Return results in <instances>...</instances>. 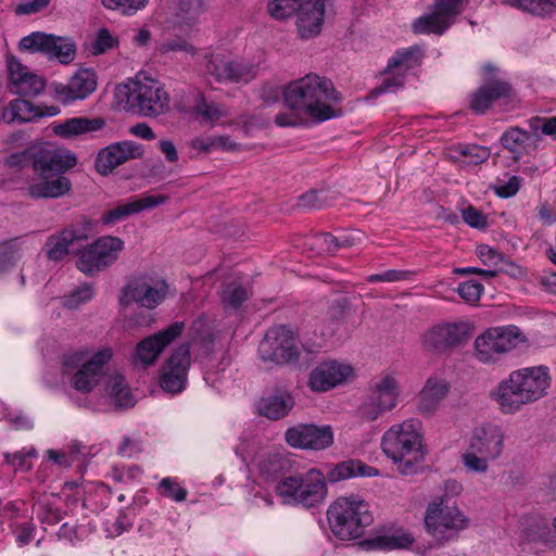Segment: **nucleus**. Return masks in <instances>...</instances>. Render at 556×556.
I'll list each match as a JSON object with an SVG mask.
<instances>
[{"instance_id": "nucleus-1", "label": "nucleus", "mask_w": 556, "mask_h": 556, "mask_svg": "<svg viewBox=\"0 0 556 556\" xmlns=\"http://www.w3.org/2000/svg\"><path fill=\"white\" fill-rule=\"evenodd\" d=\"M283 102L290 112L278 113L275 123L280 127H296L303 124L301 114L317 123L337 116L331 103L341 101V94L330 79L316 74H307L289 83L283 88Z\"/></svg>"}, {"instance_id": "nucleus-2", "label": "nucleus", "mask_w": 556, "mask_h": 556, "mask_svg": "<svg viewBox=\"0 0 556 556\" xmlns=\"http://www.w3.org/2000/svg\"><path fill=\"white\" fill-rule=\"evenodd\" d=\"M549 386L546 366L527 367L511 371L492 391L491 396L504 414H515L525 405L543 397Z\"/></svg>"}, {"instance_id": "nucleus-3", "label": "nucleus", "mask_w": 556, "mask_h": 556, "mask_svg": "<svg viewBox=\"0 0 556 556\" xmlns=\"http://www.w3.org/2000/svg\"><path fill=\"white\" fill-rule=\"evenodd\" d=\"M381 448L401 475L416 473L427 453L421 421L408 418L391 426L381 438Z\"/></svg>"}, {"instance_id": "nucleus-4", "label": "nucleus", "mask_w": 556, "mask_h": 556, "mask_svg": "<svg viewBox=\"0 0 556 556\" xmlns=\"http://www.w3.org/2000/svg\"><path fill=\"white\" fill-rule=\"evenodd\" d=\"M116 98L126 111L143 117H157L170 109V96L163 84L147 76L119 85Z\"/></svg>"}, {"instance_id": "nucleus-5", "label": "nucleus", "mask_w": 556, "mask_h": 556, "mask_svg": "<svg viewBox=\"0 0 556 556\" xmlns=\"http://www.w3.org/2000/svg\"><path fill=\"white\" fill-rule=\"evenodd\" d=\"M333 534L341 540L359 538L374 518L369 505L358 495L337 498L327 510Z\"/></svg>"}, {"instance_id": "nucleus-6", "label": "nucleus", "mask_w": 556, "mask_h": 556, "mask_svg": "<svg viewBox=\"0 0 556 556\" xmlns=\"http://www.w3.org/2000/svg\"><path fill=\"white\" fill-rule=\"evenodd\" d=\"M505 432L495 424H483L472 430L468 448L462 455L464 467L476 473H485L489 462L497 459L504 451Z\"/></svg>"}, {"instance_id": "nucleus-7", "label": "nucleus", "mask_w": 556, "mask_h": 556, "mask_svg": "<svg viewBox=\"0 0 556 556\" xmlns=\"http://www.w3.org/2000/svg\"><path fill=\"white\" fill-rule=\"evenodd\" d=\"M276 494L288 505L309 508L319 505L327 495L325 476L317 469L282 478L275 486Z\"/></svg>"}, {"instance_id": "nucleus-8", "label": "nucleus", "mask_w": 556, "mask_h": 556, "mask_svg": "<svg viewBox=\"0 0 556 556\" xmlns=\"http://www.w3.org/2000/svg\"><path fill=\"white\" fill-rule=\"evenodd\" d=\"M168 285L165 280L147 273H135L127 277L118 294V305L126 309L136 304L154 309L166 299Z\"/></svg>"}, {"instance_id": "nucleus-9", "label": "nucleus", "mask_w": 556, "mask_h": 556, "mask_svg": "<svg viewBox=\"0 0 556 556\" xmlns=\"http://www.w3.org/2000/svg\"><path fill=\"white\" fill-rule=\"evenodd\" d=\"M260 358L266 364H295L301 355L299 342L294 333L285 325L269 328L257 350Z\"/></svg>"}, {"instance_id": "nucleus-10", "label": "nucleus", "mask_w": 556, "mask_h": 556, "mask_svg": "<svg viewBox=\"0 0 556 556\" xmlns=\"http://www.w3.org/2000/svg\"><path fill=\"white\" fill-rule=\"evenodd\" d=\"M467 522V518L456 506L444 504L442 498L432 502L425 516L427 531L440 543L457 539Z\"/></svg>"}, {"instance_id": "nucleus-11", "label": "nucleus", "mask_w": 556, "mask_h": 556, "mask_svg": "<svg viewBox=\"0 0 556 556\" xmlns=\"http://www.w3.org/2000/svg\"><path fill=\"white\" fill-rule=\"evenodd\" d=\"M520 336V329L514 325L489 328L477 337L475 355L483 364L495 363L517 346Z\"/></svg>"}, {"instance_id": "nucleus-12", "label": "nucleus", "mask_w": 556, "mask_h": 556, "mask_svg": "<svg viewBox=\"0 0 556 556\" xmlns=\"http://www.w3.org/2000/svg\"><path fill=\"white\" fill-rule=\"evenodd\" d=\"M124 250V241L114 236H103L81 250L77 268L89 276H94L114 264Z\"/></svg>"}, {"instance_id": "nucleus-13", "label": "nucleus", "mask_w": 556, "mask_h": 556, "mask_svg": "<svg viewBox=\"0 0 556 556\" xmlns=\"http://www.w3.org/2000/svg\"><path fill=\"white\" fill-rule=\"evenodd\" d=\"M400 386L392 376H383L370 388L364 402L359 406L363 419L374 421L379 416L393 409L400 396Z\"/></svg>"}, {"instance_id": "nucleus-14", "label": "nucleus", "mask_w": 556, "mask_h": 556, "mask_svg": "<svg viewBox=\"0 0 556 556\" xmlns=\"http://www.w3.org/2000/svg\"><path fill=\"white\" fill-rule=\"evenodd\" d=\"M467 338L465 325L443 323L431 327L422 334L421 345L429 353L443 355L463 345Z\"/></svg>"}, {"instance_id": "nucleus-15", "label": "nucleus", "mask_w": 556, "mask_h": 556, "mask_svg": "<svg viewBox=\"0 0 556 556\" xmlns=\"http://www.w3.org/2000/svg\"><path fill=\"white\" fill-rule=\"evenodd\" d=\"M190 365V344L182 343L173 351L162 365L160 375L161 388L168 393H180L186 388Z\"/></svg>"}, {"instance_id": "nucleus-16", "label": "nucleus", "mask_w": 556, "mask_h": 556, "mask_svg": "<svg viewBox=\"0 0 556 556\" xmlns=\"http://www.w3.org/2000/svg\"><path fill=\"white\" fill-rule=\"evenodd\" d=\"M285 440L295 448L320 451L333 443V432L330 426L299 424L286 430Z\"/></svg>"}, {"instance_id": "nucleus-17", "label": "nucleus", "mask_w": 556, "mask_h": 556, "mask_svg": "<svg viewBox=\"0 0 556 556\" xmlns=\"http://www.w3.org/2000/svg\"><path fill=\"white\" fill-rule=\"evenodd\" d=\"M184 329L182 321H175L165 329L141 340L136 346L134 363L144 367L153 365L164 349L176 340Z\"/></svg>"}, {"instance_id": "nucleus-18", "label": "nucleus", "mask_w": 556, "mask_h": 556, "mask_svg": "<svg viewBox=\"0 0 556 556\" xmlns=\"http://www.w3.org/2000/svg\"><path fill=\"white\" fill-rule=\"evenodd\" d=\"M35 172L42 177L61 176L77 164V157L68 150L55 149L49 144H37Z\"/></svg>"}, {"instance_id": "nucleus-19", "label": "nucleus", "mask_w": 556, "mask_h": 556, "mask_svg": "<svg viewBox=\"0 0 556 556\" xmlns=\"http://www.w3.org/2000/svg\"><path fill=\"white\" fill-rule=\"evenodd\" d=\"M143 155L142 146L134 141H119L101 149L94 161L96 170L106 176L117 166Z\"/></svg>"}, {"instance_id": "nucleus-20", "label": "nucleus", "mask_w": 556, "mask_h": 556, "mask_svg": "<svg viewBox=\"0 0 556 556\" xmlns=\"http://www.w3.org/2000/svg\"><path fill=\"white\" fill-rule=\"evenodd\" d=\"M112 356L113 352L110 348H104L93 353L73 376V388L81 393L92 391L100 382L104 365L111 361Z\"/></svg>"}, {"instance_id": "nucleus-21", "label": "nucleus", "mask_w": 556, "mask_h": 556, "mask_svg": "<svg viewBox=\"0 0 556 556\" xmlns=\"http://www.w3.org/2000/svg\"><path fill=\"white\" fill-rule=\"evenodd\" d=\"M511 85L498 78H488L470 96L469 108L475 114H484L492 105L501 100H508L513 98Z\"/></svg>"}, {"instance_id": "nucleus-22", "label": "nucleus", "mask_w": 556, "mask_h": 556, "mask_svg": "<svg viewBox=\"0 0 556 556\" xmlns=\"http://www.w3.org/2000/svg\"><path fill=\"white\" fill-rule=\"evenodd\" d=\"M97 85L98 76L92 68H79L70 78L67 84L56 86L55 92L60 101L68 104L89 97L96 91Z\"/></svg>"}, {"instance_id": "nucleus-23", "label": "nucleus", "mask_w": 556, "mask_h": 556, "mask_svg": "<svg viewBox=\"0 0 556 556\" xmlns=\"http://www.w3.org/2000/svg\"><path fill=\"white\" fill-rule=\"evenodd\" d=\"M352 372L349 365L337 361L323 362L312 370L308 384L313 391L325 392L344 382Z\"/></svg>"}, {"instance_id": "nucleus-24", "label": "nucleus", "mask_w": 556, "mask_h": 556, "mask_svg": "<svg viewBox=\"0 0 556 556\" xmlns=\"http://www.w3.org/2000/svg\"><path fill=\"white\" fill-rule=\"evenodd\" d=\"M8 71L17 94L34 98L45 90L46 80L30 73L16 58L12 56L8 60Z\"/></svg>"}, {"instance_id": "nucleus-25", "label": "nucleus", "mask_w": 556, "mask_h": 556, "mask_svg": "<svg viewBox=\"0 0 556 556\" xmlns=\"http://www.w3.org/2000/svg\"><path fill=\"white\" fill-rule=\"evenodd\" d=\"M167 195L164 194H148L141 199L121 204L105 213L101 217L103 225H112L116 222L123 220L129 215L140 213L143 210L153 208L167 201Z\"/></svg>"}, {"instance_id": "nucleus-26", "label": "nucleus", "mask_w": 556, "mask_h": 556, "mask_svg": "<svg viewBox=\"0 0 556 556\" xmlns=\"http://www.w3.org/2000/svg\"><path fill=\"white\" fill-rule=\"evenodd\" d=\"M522 541L528 543H540L546 548H556V540L553 526L542 517H527L522 522L520 532Z\"/></svg>"}, {"instance_id": "nucleus-27", "label": "nucleus", "mask_w": 556, "mask_h": 556, "mask_svg": "<svg viewBox=\"0 0 556 556\" xmlns=\"http://www.w3.org/2000/svg\"><path fill=\"white\" fill-rule=\"evenodd\" d=\"M294 406V399L287 390H276L261 399L260 414L271 420H278L289 414Z\"/></svg>"}, {"instance_id": "nucleus-28", "label": "nucleus", "mask_w": 556, "mask_h": 556, "mask_svg": "<svg viewBox=\"0 0 556 556\" xmlns=\"http://www.w3.org/2000/svg\"><path fill=\"white\" fill-rule=\"evenodd\" d=\"M58 113L59 109L55 106L48 108L47 112L43 113L28 100L18 98L10 102L9 106L4 110L2 117L8 123L15 121L26 123L30 122L35 117L54 116Z\"/></svg>"}, {"instance_id": "nucleus-29", "label": "nucleus", "mask_w": 556, "mask_h": 556, "mask_svg": "<svg viewBox=\"0 0 556 556\" xmlns=\"http://www.w3.org/2000/svg\"><path fill=\"white\" fill-rule=\"evenodd\" d=\"M450 384L445 379L430 377L419 393L418 410L422 414L432 413L447 395Z\"/></svg>"}, {"instance_id": "nucleus-30", "label": "nucleus", "mask_w": 556, "mask_h": 556, "mask_svg": "<svg viewBox=\"0 0 556 556\" xmlns=\"http://www.w3.org/2000/svg\"><path fill=\"white\" fill-rule=\"evenodd\" d=\"M87 239L83 230L65 228L56 235H52L46 242L47 257L51 261H61L70 252V247L75 241Z\"/></svg>"}, {"instance_id": "nucleus-31", "label": "nucleus", "mask_w": 556, "mask_h": 556, "mask_svg": "<svg viewBox=\"0 0 556 556\" xmlns=\"http://www.w3.org/2000/svg\"><path fill=\"white\" fill-rule=\"evenodd\" d=\"M415 539L413 534L403 528H392L386 530L382 534L366 541L371 549L394 551L407 549L412 546Z\"/></svg>"}, {"instance_id": "nucleus-32", "label": "nucleus", "mask_w": 556, "mask_h": 556, "mask_svg": "<svg viewBox=\"0 0 556 556\" xmlns=\"http://www.w3.org/2000/svg\"><path fill=\"white\" fill-rule=\"evenodd\" d=\"M379 470L359 459H348L337 464L327 472L329 482L336 483L355 477H376Z\"/></svg>"}, {"instance_id": "nucleus-33", "label": "nucleus", "mask_w": 556, "mask_h": 556, "mask_svg": "<svg viewBox=\"0 0 556 556\" xmlns=\"http://www.w3.org/2000/svg\"><path fill=\"white\" fill-rule=\"evenodd\" d=\"M293 459L279 453H269L265 455L258 464L261 476L266 481H279L286 478L293 469Z\"/></svg>"}, {"instance_id": "nucleus-34", "label": "nucleus", "mask_w": 556, "mask_h": 556, "mask_svg": "<svg viewBox=\"0 0 556 556\" xmlns=\"http://www.w3.org/2000/svg\"><path fill=\"white\" fill-rule=\"evenodd\" d=\"M105 126L102 117H73L64 121L54 127V132L63 138H71L88 132L101 130Z\"/></svg>"}, {"instance_id": "nucleus-35", "label": "nucleus", "mask_w": 556, "mask_h": 556, "mask_svg": "<svg viewBox=\"0 0 556 556\" xmlns=\"http://www.w3.org/2000/svg\"><path fill=\"white\" fill-rule=\"evenodd\" d=\"M452 21L443 15L439 10L433 9L431 13L416 18L412 25L415 34H435L443 35L452 25Z\"/></svg>"}, {"instance_id": "nucleus-36", "label": "nucleus", "mask_w": 556, "mask_h": 556, "mask_svg": "<svg viewBox=\"0 0 556 556\" xmlns=\"http://www.w3.org/2000/svg\"><path fill=\"white\" fill-rule=\"evenodd\" d=\"M72 188L67 177L59 176L53 180H45L29 187V194L35 199L60 198Z\"/></svg>"}, {"instance_id": "nucleus-37", "label": "nucleus", "mask_w": 556, "mask_h": 556, "mask_svg": "<svg viewBox=\"0 0 556 556\" xmlns=\"http://www.w3.org/2000/svg\"><path fill=\"white\" fill-rule=\"evenodd\" d=\"M421 51L416 46L396 50L388 60L384 72L387 73L392 72L393 70H401L402 73L405 74L407 71L418 66L421 62Z\"/></svg>"}, {"instance_id": "nucleus-38", "label": "nucleus", "mask_w": 556, "mask_h": 556, "mask_svg": "<svg viewBox=\"0 0 556 556\" xmlns=\"http://www.w3.org/2000/svg\"><path fill=\"white\" fill-rule=\"evenodd\" d=\"M52 41L49 43L51 47L46 56L49 60H56L59 63L67 65L76 58V45L68 37H61L51 34Z\"/></svg>"}, {"instance_id": "nucleus-39", "label": "nucleus", "mask_w": 556, "mask_h": 556, "mask_svg": "<svg viewBox=\"0 0 556 556\" xmlns=\"http://www.w3.org/2000/svg\"><path fill=\"white\" fill-rule=\"evenodd\" d=\"M530 139L528 131L519 127H510L500 138L501 144L507 149L515 161L521 159L527 141Z\"/></svg>"}, {"instance_id": "nucleus-40", "label": "nucleus", "mask_w": 556, "mask_h": 556, "mask_svg": "<svg viewBox=\"0 0 556 556\" xmlns=\"http://www.w3.org/2000/svg\"><path fill=\"white\" fill-rule=\"evenodd\" d=\"M193 111L200 123L210 127L215 126L220 117L228 115L226 110L212 102H207L203 94H199Z\"/></svg>"}, {"instance_id": "nucleus-41", "label": "nucleus", "mask_w": 556, "mask_h": 556, "mask_svg": "<svg viewBox=\"0 0 556 556\" xmlns=\"http://www.w3.org/2000/svg\"><path fill=\"white\" fill-rule=\"evenodd\" d=\"M52 41L51 34L43 31H33L24 36L18 42L20 51L28 53H40L46 56V53L51 48L49 43Z\"/></svg>"}, {"instance_id": "nucleus-42", "label": "nucleus", "mask_w": 556, "mask_h": 556, "mask_svg": "<svg viewBox=\"0 0 556 556\" xmlns=\"http://www.w3.org/2000/svg\"><path fill=\"white\" fill-rule=\"evenodd\" d=\"M156 491L163 497L174 502H184L187 498L188 491L180 485L176 478H163L156 485Z\"/></svg>"}, {"instance_id": "nucleus-43", "label": "nucleus", "mask_w": 556, "mask_h": 556, "mask_svg": "<svg viewBox=\"0 0 556 556\" xmlns=\"http://www.w3.org/2000/svg\"><path fill=\"white\" fill-rule=\"evenodd\" d=\"M204 11L203 0H180L177 16L181 23L190 26Z\"/></svg>"}, {"instance_id": "nucleus-44", "label": "nucleus", "mask_w": 556, "mask_h": 556, "mask_svg": "<svg viewBox=\"0 0 556 556\" xmlns=\"http://www.w3.org/2000/svg\"><path fill=\"white\" fill-rule=\"evenodd\" d=\"M304 2V0H270L267 10L273 17L285 20L300 10Z\"/></svg>"}, {"instance_id": "nucleus-45", "label": "nucleus", "mask_w": 556, "mask_h": 556, "mask_svg": "<svg viewBox=\"0 0 556 556\" xmlns=\"http://www.w3.org/2000/svg\"><path fill=\"white\" fill-rule=\"evenodd\" d=\"M254 74V66L242 60L227 62V81H248Z\"/></svg>"}, {"instance_id": "nucleus-46", "label": "nucleus", "mask_w": 556, "mask_h": 556, "mask_svg": "<svg viewBox=\"0 0 556 556\" xmlns=\"http://www.w3.org/2000/svg\"><path fill=\"white\" fill-rule=\"evenodd\" d=\"M94 295L93 287L90 283H83L64 296L63 304L70 309H75L81 304L89 302Z\"/></svg>"}, {"instance_id": "nucleus-47", "label": "nucleus", "mask_w": 556, "mask_h": 556, "mask_svg": "<svg viewBox=\"0 0 556 556\" xmlns=\"http://www.w3.org/2000/svg\"><path fill=\"white\" fill-rule=\"evenodd\" d=\"M18 251L17 239H10L0 244V274L15 265Z\"/></svg>"}, {"instance_id": "nucleus-48", "label": "nucleus", "mask_w": 556, "mask_h": 556, "mask_svg": "<svg viewBox=\"0 0 556 556\" xmlns=\"http://www.w3.org/2000/svg\"><path fill=\"white\" fill-rule=\"evenodd\" d=\"M37 519L42 525L54 526L63 519V511L47 502H38L36 505Z\"/></svg>"}, {"instance_id": "nucleus-49", "label": "nucleus", "mask_w": 556, "mask_h": 556, "mask_svg": "<svg viewBox=\"0 0 556 556\" xmlns=\"http://www.w3.org/2000/svg\"><path fill=\"white\" fill-rule=\"evenodd\" d=\"M248 299L247 290L237 283H228L222 292V301L226 306L238 308Z\"/></svg>"}, {"instance_id": "nucleus-50", "label": "nucleus", "mask_w": 556, "mask_h": 556, "mask_svg": "<svg viewBox=\"0 0 556 556\" xmlns=\"http://www.w3.org/2000/svg\"><path fill=\"white\" fill-rule=\"evenodd\" d=\"M109 10H117L125 15H134L143 9L149 0H101Z\"/></svg>"}, {"instance_id": "nucleus-51", "label": "nucleus", "mask_w": 556, "mask_h": 556, "mask_svg": "<svg viewBox=\"0 0 556 556\" xmlns=\"http://www.w3.org/2000/svg\"><path fill=\"white\" fill-rule=\"evenodd\" d=\"M415 276V273L412 270L404 269H388L381 274H372L366 278V281L369 283L376 282H395V281H404L412 280Z\"/></svg>"}, {"instance_id": "nucleus-52", "label": "nucleus", "mask_w": 556, "mask_h": 556, "mask_svg": "<svg viewBox=\"0 0 556 556\" xmlns=\"http://www.w3.org/2000/svg\"><path fill=\"white\" fill-rule=\"evenodd\" d=\"M456 151L473 164H480L490 157V149L478 144H458Z\"/></svg>"}, {"instance_id": "nucleus-53", "label": "nucleus", "mask_w": 556, "mask_h": 556, "mask_svg": "<svg viewBox=\"0 0 556 556\" xmlns=\"http://www.w3.org/2000/svg\"><path fill=\"white\" fill-rule=\"evenodd\" d=\"M37 144L30 146L22 152L12 153L7 159V164L14 168H25L30 166L35 170V156Z\"/></svg>"}, {"instance_id": "nucleus-54", "label": "nucleus", "mask_w": 556, "mask_h": 556, "mask_svg": "<svg viewBox=\"0 0 556 556\" xmlns=\"http://www.w3.org/2000/svg\"><path fill=\"white\" fill-rule=\"evenodd\" d=\"M483 286L477 280H467L458 285L457 293L467 303L475 304L479 302Z\"/></svg>"}, {"instance_id": "nucleus-55", "label": "nucleus", "mask_w": 556, "mask_h": 556, "mask_svg": "<svg viewBox=\"0 0 556 556\" xmlns=\"http://www.w3.org/2000/svg\"><path fill=\"white\" fill-rule=\"evenodd\" d=\"M227 62L228 59L222 54H212L207 61V73L218 83L227 81Z\"/></svg>"}, {"instance_id": "nucleus-56", "label": "nucleus", "mask_w": 556, "mask_h": 556, "mask_svg": "<svg viewBox=\"0 0 556 556\" xmlns=\"http://www.w3.org/2000/svg\"><path fill=\"white\" fill-rule=\"evenodd\" d=\"M523 11L539 16L551 15L556 11V0H523Z\"/></svg>"}, {"instance_id": "nucleus-57", "label": "nucleus", "mask_w": 556, "mask_h": 556, "mask_svg": "<svg viewBox=\"0 0 556 556\" xmlns=\"http://www.w3.org/2000/svg\"><path fill=\"white\" fill-rule=\"evenodd\" d=\"M327 195L324 191L318 190H309L306 193H303L299 197L298 206L314 210V208H323L326 206Z\"/></svg>"}, {"instance_id": "nucleus-58", "label": "nucleus", "mask_w": 556, "mask_h": 556, "mask_svg": "<svg viewBox=\"0 0 556 556\" xmlns=\"http://www.w3.org/2000/svg\"><path fill=\"white\" fill-rule=\"evenodd\" d=\"M116 43L115 38L111 35L108 28H100L97 33L96 39L92 43L91 52L94 55L102 54L112 49Z\"/></svg>"}, {"instance_id": "nucleus-59", "label": "nucleus", "mask_w": 556, "mask_h": 556, "mask_svg": "<svg viewBox=\"0 0 556 556\" xmlns=\"http://www.w3.org/2000/svg\"><path fill=\"white\" fill-rule=\"evenodd\" d=\"M159 50L163 54L180 51L191 55L195 53V48L182 37L167 39L160 46Z\"/></svg>"}, {"instance_id": "nucleus-60", "label": "nucleus", "mask_w": 556, "mask_h": 556, "mask_svg": "<svg viewBox=\"0 0 556 556\" xmlns=\"http://www.w3.org/2000/svg\"><path fill=\"white\" fill-rule=\"evenodd\" d=\"M86 534L87 531L81 526L71 525L68 522H64L56 533L60 540H66L72 544L80 542Z\"/></svg>"}, {"instance_id": "nucleus-61", "label": "nucleus", "mask_w": 556, "mask_h": 556, "mask_svg": "<svg viewBox=\"0 0 556 556\" xmlns=\"http://www.w3.org/2000/svg\"><path fill=\"white\" fill-rule=\"evenodd\" d=\"M89 351L87 349H80L63 355L62 366L65 371L78 369L85 362L89 359Z\"/></svg>"}, {"instance_id": "nucleus-62", "label": "nucleus", "mask_w": 556, "mask_h": 556, "mask_svg": "<svg viewBox=\"0 0 556 556\" xmlns=\"http://www.w3.org/2000/svg\"><path fill=\"white\" fill-rule=\"evenodd\" d=\"M520 185L521 178L518 176H511L506 182L501 180L497 181V184L493 186V190L500 198L507 199L515 195L519 191Z\"/></svg>"}, {"instance_id": "nucleus-63", "label": "nucleus", "mask_w": 556, "mask_h": 556, "mask_svg": "<svg viewBox=\"0 0 556 556\" xmlns=\"http://www.w3.org/2000/svg\"><path fill=\"white\" fill-rule=\"evenodd\" d=\"M405 83L404 73L386 77L382 83L371 91L372 97H378L382 93L394 92L402 88Z\"/></svg>"}, {"instance_id": "nucleus-64", "label": "nucleus", "mask_w": 556, "mask_h": 556, "mask_svg": "<svg viewBox=\"0 0 556 556\" xmlns=\"http://www.w3.org/2000/svg\"><path fill=\"white\" fill-rule=\"evenodd\" d=\"M532 130H540L542 134L547 136L556 135V116L552 117H533L529 121Z\"/></svg>"}]
</instances>
